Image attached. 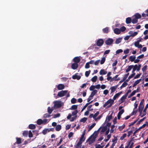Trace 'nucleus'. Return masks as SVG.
<instances>
[{"mask_svg":"<svg viewBox=\"0 0 148 148\" xmlns=\"http://www.w3.org/2000/svg\"><path fill=\"white\" fill-rule=\"evenodd\" d=\"M76 101V100L75 98H73L71 100V103L73 104L75 103Z\"/></svg>","mask_w":148,"mask_h":148,"instance_id":"603ef678","label":"nucleus"},{"mask_svg":"<svg viewBox=\"0 0 148 148\" xmlns=\"http://www.w3.org/2000/svg\"><path fill=\"white\" fill-rule=\"evenodd\" d=\"M64 86L62 84H59L57 86V88L59 90H61L64 88Z\"/></svg>","mask_w":148,"mask_h":148,"instance_id":"1a4fd4ad","label":"nucleus"},{"mask_svg":"<svg viewBox=\"0 0 148 148\" xmlns=\"http://www.w3.org/2000/svg\"><path fill=\"white\" fill-rule=\"evenodd\" d=\"M126 28L124 26H123L121 27L120 29V31H121L122 32L126 30Z\"/></svg>","mask_w":148,"mask_h":148,"instance_id":"4d7b16f0","label":"nucleus"},{"mask_svg":"<svg viewBox=\"0 0 148 148\" xmlns=\"http://www.w3.org/2000/svg\"><path fill=\"white\" fill-rule=\"evenodd\" d=\"M136 56H131L129 57V60L131 62L134 61L136 59Z\"/></svg>","mask_w":148,"mask_h":148,"instance_id":"aec40b11","label":"nucleus"},{"mask_svg":"<svg viewBox=\"0 0 148 148\" xmlns=\"http://www.w3.org/2000/svg\"><path fill=\"white\" fill-rule=\"evenodd\" d=\"M147 65L144 66L142 68V71L143 72H145L146 71L147 69Z\"/></svg>","mask_w":148,"mask_h":148,"instance_id":"13d9d810","label":"nucleus"},{"mask_svg":"<svg viewBox=\"0 0 148 148\" xmlns=\"http://www.w3.org/2000/svg\"><path fill=\"white\" fill-rule=\"evenodd\" d=\"M87 118L86 117H84L83 118H82L80 120V121L81 122H82L83 123L85 122L87 120Z\"/></svg>","mask_w":148,"mask_h":148,"instance_id":"ea45409f","label":"nucleus"},{"mask_svg":"<svg viewBox=\"0 0 148 148\" xmlns=\"http://www.w3.org/2000/svg\"><path fill=\"white\" fill-rule=\"evenodd\" d=\"M61 126L60 125H57L55 128L56 130L57 131H59L61 129Z\"/></svg>","mask_w":148,"mask_h":148,"instance_id":"4be33fe9","label":"nucleus"},{"mask_svg":"<svg viewBox=\"0 0 148 148\" xmlns=\"http://www.w3.org/2000/svg\"><path fill=\"white\" fill-rule=\"evenodd\" d=\"M97 79V76H95L92 78L91 79V80L92 82H95L96 81Z\"/></svg>","mask_w":148,"mask_h":148,"instance_id":"cd10ccee","label":"nucleus"},{"mask_svg":"<svg viewBox=\"0 0 148 148\" xmlns=\"http://www.w3.org/2000/svg\"><path fill=\"white\" fill-rule=\"evenodd\" d=\"M28 134V132L27 131H25L23 132V135L24 136H27Z\"/></svg>","mask_w":148,"mask_h":148,"instance_id":"37998d69","label":"nucleus"},{"mask_svg":"<svg viewBox=\"0 0 148 148\" xmlns=\"http://www.w3.org/2000/svg\"><path fill=\"white\" fill-rule=\"evenodd\" d=\"M133 65H131L128 66L126 70V72L127 73L130 71L133 67Z\"/></svg>","mask_w":148,"mask_h":148,"instance_id":"393cba45","label":"nucleus"},{"mask_svg":"<svg viewBox=\"0 0 148 148\" xmlns=\"http://www.w3.org/2000/svg\"><path fill=\"white\" fill-rule=\"evenodd\" d=\"M126 97H125V96L123 95L119 101H121V103H122L124 102V100L126 99Z\"/></svg>","mask_w":148,"mask_h":148,"instance_id":"2f4dec72","label":"nucleus"},{"mask_svg":"<svg viewBox=\"0 0 148 148\" xmlns=\"http://www.w3.org/2000/svg\"><path fill=\"white\" fill-rule=\"evenodd\" d=\"M104 43V41L103 39H99L97 40L96 44L97 46L101 47L103 45Z\"/></svg>","mask_w":148,"mask_h":148,"instance_id":"f03ea898","label":"nucleus"},{"mask_svg":"<svg viewBox=\"0 0 148 148\" xmlns=\"http://www.w3.org/2000/svg\"><path fill=\"white\" fill-rule=\"evenodd\" d=\"M95 123H93L90 126H88V131H90L95 126Z\"/></svg>","mask_w":148,"mask_h":148,"instance_id":"c756f323","label":"nucleus"},{"mask_svg":"<svg viewBox=\"0 0 148 148\" xmlns=\"http://www.w3.org/2000/svg\"><path fill=\"white\" fill-rule=\"evenodd\" d=\"M53 110L50 108V107H48L47 108V112L49 114L51 113Z\"/></svg>","mask_w":148,"mask_h":148,"instance_id":"473e14b6","label":"nucleus"},{"mask_svg":"<svg viewBox=\"0 0 148 148\" xmlns=\"http://www.w3.org/2000/svg\"><path fill=\"white\" fill-rule=\"evenodd\" d=\"M85 138L83 136H81L80 139L79 141H81L82 142L84 141L85 140Z\"/></svg>","mask_w":148,"mask_h":148,"instance_id":"09e8293b","label":"nucleus"},{"mask_svg":"<svg viewBox=\"0 0 148 148\" xmlns=\"http://www.w3.org/2000/svg\"><path fill=\"white\" fill-rule=\"evenodd\" d=\"M73 135V133L72 132H71L69 133L68 136V137H69V138H70L72 137Z\"/></svg>","mask_w":148,"mask_h":148,"instance_id":"0e129e2a","label":"nucleus"},{"mask_svg":"<svg viewBox=\"0 0 148 148\" xmlns=\"http://www.w3.org/2000/svg\"><path fill=\"white\" fill-rule=\"evenodd\" d=\"M47 132H48V129H45L42 131V133L44 135L46 134Z\"/></svg>","mask_w":148,"mask_h":148,"instance_id":"4c0bfd02","label":"nucleus"},{"mask_svg":"<svg viewBox=\"0 0 148 148\" xmlns=\"http://www.w3.org/2000/svg\"><path fill=\"white\" fill-rule=\"evenodd\" d=\"M117 87V85H116L114 86L111 87L110 88V89L111 90V93H112L114 92L116 90Z\"/></svg>","mask_w":148,"mask_h":148,"instance_id":"4468645a","label":"nucleus"},{"mask_svg":"<svg viewBox=\"0 0 148 148\" xmlns=\"http://www.w3.org/2000/svg\"><path fill=\"white\" fill-rule=\"evenodd\" d=\"M16 143L17 144H19L21 143V138H16Z\"/></svg>","mask_w":148,"mask_h":148,"instance_id":"72a5a7b5","label":"nucleus"},{"mask_svg":"<svg viewBox=\"0 0 148 148\" xmlns=\"http://www.w3.org/2000/svg\"><path fill=\"white\" fill-rule=\"evenodd\" d=\"M90 71H91L90 70H89L88 71H86L85 73V75L86 77H88V76L90 73Z\"/></svg>","mask_w":148,"mask_h":148,"instance_id":"a19ab883","label":"nucleus"},{"mask_svg":"<svg viewBox=\"0 0 148 148\" xmlns=\"http://www.w3.org/2000/svg\"><path fill=\"white\" fill-rule=\"evenodd\" d=\"M97 90H94L92 92L89 98L87 99L88 102H89L90 100L93 97L97 92Z\"/></svg>","mask_w":148,"mask_h":148,"instance_id":"20e7f679","label":"nucleus"},{"mask_svg":"<svg viewBox=\"0 0 148 148\" xmlns=\"http://www.w3.org/2000/svg\"><path fill=\"white\" fill-rule=\"evenodd\" d=\"M95 88V86L94 85H92L89 88V90L90 91H93L94 90V89Z\"/></svg>","mask_w":148,"mask_h":148,"instance_id":"49530a36","label":"nucleus"},{"mask_svg":"<svg viewBox=\"0 0 148 148\" xmlns=\"http://www.w3.org/2000/svg\"><path fill=\"white\" fill-rule=\"evenodd\" d=\"M126 23L127 24L131 23L132 22V19L130 17H127L126 19Z\"/></svg>","mask_w":148,"mask_h":148,"instance_id":"6ab92c4d","label":"nucleus"},{"mask_svg":"<svg viewBox=\"0 0 148 148\" xmlns=\"http://www.w3.org/2000/svg\"><path fill=\"white\" fill-rule=\"evenodd\" d=\"M129 73H127V74L125 75L124 76L123 78V81H124L127 79V77H128V76L129 75Z\"/></svg>","mask_w":148,"mask_h":148,"instance_id":"6e6d98bb","label":"nucleus"},{"mask_svg":"<svg viewBox=\"0 0 148 148\" xmlns=\"http://www.w3.org/2000/svg\"><path fill=\"white\" fill-rule=\"evenodd\" d=\"M99 112H97L93 116V119L95 120L96 118V117L99 114Z\"/></svg>","mask_w":148,"mask_h":148,"instance_id":"8fccbe9b","label":"nucleus"},{"mask_svg":"<svg viewBox=\"0 0 148 148\" xmlns=\"http://www.w3.org/2000/svg\"><path fill=\"white\" fill-rule=\"evenodd\" d=\"M114 33L116 34H119L121 33L120 29L118 28H115L114 29Z\"/></svg>","mask_w":148,"mask_h":148,"instance_id":"2eb2a0df","label":"nucleus"},{"mask_svg":"<svg viewBox=\"0 0 148 148\" xmlns=\"http://www.w3.org/2000/svg\"><path fill=\"white\" fill-rule=\"evenodd\" d=\"M118 76V75H116L115 77H113L112 79V80H110V82L112 81H118L120 79V78L119 77H118V78L116 79L117 77Z\"/></svg>","mask_w":148,"mask_h":148,"instance_id":"a211bd4d","label":"nucleus"},{"mask_svg":"<svg viewBox=\"0 0 148 148\" xmlns=\"http://www.w3.org/2000/svg\"><path fill=\"white\" fill-rule=\"evenodd\" d=\"M67 92V90H62L59 92L57 94V96L58 97H62L64 96Z\"/></svg>","mask_w":148,"mask_h":148,"instance_id":"7ed1b4c3","label":"nucleus"},{"mask_svg":"<svg viewBox=\"0 0 148 148\" xmlns=\"http://www.w3.org/2000/svg\"><path fill=\"white\" fill-rule=\"evenodd\" d=\"M107 130V127L106 126H105L102 127L101 130L100 132L101 134H102L103 132H105Z\"/></svg>","mask_w":148,"mask_h":148,"instance_id":"a878e982","label":"nucleus"},{"mask_svg":"<svg viewBox=\"0 0 148 148\" xmlns=\"http://www.w3.org/2000/svg\"><path fill=\"white\" fill-rule=\"evenodd\" d=\"M80 59L78 57H75L73 59V61L75 63L77 64L79 63L80 61Z\"/></svg>","mask_w":148,"mask_h":148,"instance_id":"6e6552de","label":"nucleus"},{"mask_svg":"<svg viewBox=\"0 0 148 148\" xmlns=\"http://www.w3.org/2000/svg\"><path fill=\"white\" fill-rule=\"evenodd\" d=\"M114 127H115V126H114V125H113L111 126V130H110V133H112L114 132Z\"/></svg>","mask_w":148,"mask_h":148,"instance_id":"79ce46f5","label":"nucleus"},{"mask_svg":"<svg viewBox=\"0 0 148 148\" xmlns=\"http://www.w3.org/2000/svg\"><path fill=\"white\" fill-rule=\"evenodd\" d=\"M78 66L77 64L74 63L72 64L71 67L73 69H76L78 67Z\"/></svg>","mask_w":148,"mask_h":148,"instance_id":"9b49d317","label":"nucleus"},{"mask_svg":"<svg viewBox=\"0 0 148 148\" xmlns=\"http://www.w3.org/2000/svg\"><path fill=\"white\" fill-rule=\"evenodd\" d=\"M36 123L38 125H40L42 124V120L41 119H38L36 121Z\"/></svg>","mask_w":148,"mask_h":148,"instance_id":"7c9ffc66","label":"nucleus"},{"mask_svg":"<svg viewBox=\"0 0 148 148\" xmlns=\"http://www.w3.org/2000/svg\"><path fill=\"white\" fill-rule=\"evenodd\" d=\"M104 145L101 146L100 144H96L95 145L96 148H103Z\"/></svg>","mask_w":148,"mask_h":148,"instance_id":"c03bdc74","label":"nucleus"},{"mask_svg":"<svg viewBox=\"0 0 148 148\" xmlns=\"http://www.w3.org/2000/svg\"><path fill=\"white\" fill-rule=\"evenodd\" d=\"M108 103L110 104L108 107V108H109L112 105V104L114 102V100L112 99H110L108 100Z\"/></svg>","mask_w":148,"mask_h":148,"instance_id":"f8f14e48","label":"nucleus"},{"mask_svg":"<svg viewBox=\"0 0 148 148\" xmlns=\"http://www.w3.org/2000/svg\"><path fill=\"white\" fill-rule=\"evenodd\" d=\"M89 63V62H87L86 63L85 67L86 69H88L90 67Z\"/></svg>","mask_w":148,"mask_h":148,"instance_id":"680f3d73","label":"nucleus"},{"mask_svg":"<svg viewBox=\"0 0 148 148\" xmlns=\"http://www.w3.org/2000/svg\"><path fill=\"white\" fill-rule=\"evenodd\" d=\"M123 51L121 49H119L117 50L116 51V54H119L120 53L122 52Z\"/></svg>","mask_w":148,"mask_h":148,"instance_id":"69168bd1","label":"nucleus"},{"mask_svg":"<svg viewBox=\"0 0 148 148\" xmlns=\"http://www.w3.org/2000/svg\"><path fill=\"white\" fill-rule=\"evenodd\" d=\"M138 33L137 32H135L131 34V36L132 37H134Z\"/></svg>","mask_w":148,"mask_h":148,"instance_id":"338daca9","label":"nucleus"},{"mask_svg":"<svg viewBox=\"0 0 148 148\" xmlns=\"http://www.w3.org/2000/svg\"><path fill=\"white\" fill-rule=\"evenodd\" d=\"M105 60H106V58L105 57H103L102 58H101V60L100 64H103L105 62Z\"/></svg>","mask_w":148,"mask_h":148,"instance_id":"e433bc0d","label":"nucleus"},{"mask_svg":"<svg viewBox=\"0 0 148 148\" xmlns=\"http://www.w3.org/2000/svg\"><path fill=\"white\" fill-rule=\"evenodd\" d=\"M28 136L29 138H31L33 137V134L31 130H29V131Z\"/></svg>","mask_w":148,"mask_h":148,"instance_id":"bf43d9fd","label":"nucleus"},{"mask_svg":"<svg viewBox=\"0 0 148 148\" xmlns=\"http://www.w3.org/2000/svg\"><path fill=\"white\" fill-rule=\"evenodd\" d=\"M113 42V40L112 38H108L105 41V43L107 45H111Z\"/></svg>","mask_w":148,"mask_h":148,"instance_id":"39448f33","label":"nucleus"},{"mask_svg":"<svg viewBox=\"0 0 148 148\" xmlns=\"http://www.w3.org/2000/svg\"><path fill=\"white\" fill-rule=\"evenodd\" d=\"M77 108V105H73L70 108L71 110H76Z\"/></svg>","mask_w":148,"mask_h":148,"instance_id":"bb28decb","label":"nucleus"},{"mask_svg":"<svg viewBox=\"0 0 148 148\" xmlns=\"http://www.w3.org/2000/svg\"><path fill=\"white\" fill-rule=\"evenodd\" d=\"M122 93V91H120L117 93L114 96L113 99L115 100Z\"/></svg>","mask_w":148,"mask_h":148,"instance_id":"ddd939ff","label":"nucleus"},{"mask_svg":"<svg viewBox=\"0 0 148 148\" xmlns=\"http://www.w3.org/2000/svg\"><path fill=\"white\" fill-rule=\"evenodd\" d=\"M29 128L30 129H34L36 128L35 125L33 124H30L29 125Z\"/></svg>","mask_w":148,"mask_h":148,"instance_id":"b1692460","label":"nucleus"},{"mask_svg":"<svg viewBox=\"0 0 148 148\" xmlns=\"http://www.w3.org/2000/svg\"><path fill=\"white\" fill-rule=\"evenodd\" d=\"M141 74V73H140L137 74L134 77V79L138 78L140 76Z\"/></svg>","mask_w":148,"mask_h":148,"instance_id":"5fc2aeb1","label":"nucleus"},{"mask_svg":"<svg viewBox=\"0 0 148 148\" xmlns=\"http://www.w3.org/2000/svg\"><path fill=\"white\" fill-rule=\"evenodd\" d=\"M51 116V115L49 113H46L44 114L43 117L44 118H49Z\"/></svg>","mask_w":148,"mask_h":148,"instance_id":"58836bf2","label":"nucleus"},{"mask_svg":"<svg viewBox=\"0 0 148 148\" xmlns=\"http://www.w3.org/2000/svg\"><path fill=\"white\" fill-rule=\"evenodd\" d=\"M132 22L133 24L136 23L138 22V19L135 18L132 20Z\"/></svg>","mask_w":148,"mask_h":148,"instance_id":"c9c22d12","label":"nucleus"},{"mask_svg":"<svg viewBox=\"0 0 148 148\" xmlns=\"http://www.w3.org/2000/svg\"><path fill=\"white\" fill-rule=\"evenodd\" d=\"M145 119V117H143L142 119H140L137 123V125L139 124L141 122H142Z\"/></svg>","mask_w":148,"mask_h":148,"instance_id":"a18cd8bd","label":"nucleus"},{"mask_svg":"<svg viewBox=\"0 0 148 148\" xmlns=\"http://www.w3.org/2000/svg\"><path fill=\"white\" fill-rule=\"evenodd\" d=\"M144 107V105H139V107H138V112H140L142 111Z\"/></svg>","mask_w":148,"mask_h":148,"instance_id":"f704fd0d","label":"nucleus"},{"mask_svg":"<svg viewBox=\"0 0 148 148\" xmlns=\"http://www.w3.org/2000/svg\"><path fill=\"white\" fill-rule=\"evenodd\" d=\"M97 135V132L95 135L92 134L87 140L86 142L89 141V145H90L94 143L95 141Z\"/></svg>","mask_w":148,"mask_h":148,"instance_id":"f257e3e1","label":"nucleus"},{"mask_svg":"<svg viewBox=\"0 0 148 148\" xmlns=\"http://www.w3.org/2000/svg\"><path fill=\"white\" fill-rule=\"evenodd\" d=\"M134 16H135V18L137 19L138 20V19L140 18L141 17V15L138 13L135 14Z\"/></svg>","mask_w":148,"mask_h":148,"instance_id":"5701e85b","label":"nucleus"},{"mask_svg":"<svg viewBox=\"0 0 148 148\" xmlns=\"http://www.w3.org/2000/svg\"><path fill=\"white\" fill-rule=\"evenodd\" d=\"M77 74H78V73H77L73 75L72 76V78L74 79H77L78 80L80 79L81 77L80 75H78Z\"/></svg>","mask_w":148,"mask_h":148,"instance_id":"0eeeda50","label":"nucleus"},{"mask_svg":"<svg viewBox=\"0 0 148 148\" xmlns=\"http://www.w3.org/2000/svg\"><path fill=\"white\" fill-rule=\"evenodd\" d=\"M107 73V71H105L104 69H101L99 72V74L100 75H105Z\"/></svg>","mask_w":148,"mask_h":148,"instance_id":"412c9836","label":"nucleus"},{"mask_svg":"<svg viewBox=\"0 0 148 148\" xmlns=\"http://www.w3.org/2000/svg\"><path fill=\"white\" fill-rule=\"evenodd\" d=\"M122 38H119L116 39L115 42V43L116 44H118L121 42Z\"/></svg>","mask_w":148,"mask_h":148,"instance_id":"c85d7f7f","label":"nucleus"},{"mask_svg":"<svg viewBox=\"0 0 148 148\" xmlns=\"http://www.w3.org/2000/svg\"><path fill=\"white\" fill-rule=\"evenodd\" d=\"M127 134H123V136L121 137L120 139L122 140H123L126 136Z\"/></svg>","mask_w":148,"mask_h":148,"instance_id":"de8ad7c7","label":"nucleus"},{"mask_svg":"<svg viewBox=\"0 0 148 148\" xmlns=\"http://www.w3.org/2000/svg\"><path fill=\"white\" fill-rule=\"evenodd\" d=\"M109 28L108 27H106L102 29L103 33L107 34L109 32Z\"/></svg>","mask_w":148,"mask_h":148,"instance_id":"dca6fc26","label":"nucleus"},{"mask_svg":"<svg viewBox=\"0 0 148 148\" xmlns=\"http://www.w3.org/2000/svg\"><path fill=\"white\" fill-rule=\"evenodd\" d=\"M88 83L86 82V83H84V84H83L81 86V88H84V87H86V85L87 84H88Z\"/></svg>","mask_w":148,"mask_h":148,"instance_id":"e2e57ef3","label":"nucleus"},{"mask_svg":"<svg viewBox=\"0 0 148 148\" xmlns=\"http://www.w3.org/2000/svg\"><path fill=\"white\" fill-rule=\"evenodd\" d=\"M148 107V103L146 105L144 110L143 111V114L142 116H141V117H142L145 116L146 114V110L147 108Z\"/></svg>","mask_w":148,"mask_h":148,"instance_id":"9d476101","label":"nucleus"},{"mask_svg":"<svg viewBox=\"0 0 148 148\" xmlns=\"http://www.w3.org/2000/svg\"><path fill=\"white\" fill-rule=\"evenodd\" d=\"M54 107L56 108H59L62 106V105L60 101H56L54 102Z\"/></svg>","mask_w":148,"mask_h":148,"instance_id":"423d86ee","label":"nucleus"},{"mask_svg":"<svg viewBox=\"0 0 148 148\" xmlns=\"http://www.w3.org/2000/svg\"><path fill=\"white\" fill-rule=\"evenodd\" d=\"M47 120L46 119H44L43 120H42V124L44 125H45L47 123Z\"/></svg>","mask_w":148,"mask_h":148,"instance_id":"052dcab7","label":"nucleus"},{"mask_svg":"<svg viewBox=\"0 0 148 148\" xmlns=\"http://www.w3.org/2000/svg\"><path fill=\"white\" fill-rule=\"evenodd\" d=\"M60 116V113H58L56 114H54L53 118H54L59 117Z\"/></svg>","mask_w":148,"mask_h":148,"instance_id":"774afa93","label":"nucleus"},{"mask_svg":"<svg viewBox=\"0 0 148 148\" xmlns=\"http://www.w3.org/2000/svg\"><path fill=\"white\" fill-rule=\"evenodd\" d=\"M78 111L77 110H75L72 113V114L73 116H75L77 113Z\"/></svg>","mask_w":148,"mask_h":148,"instance_id":"864d4df0","label":"nucleus"},{"mask_svg":"<svg viewBox=\"0 0 148 148\" xmlns=\"http://www.w3.org/2000/svg\"><path fill=\"white\" fill-rule=\"evenodd\" d=\"M113 113V112H112L111 114H110L109 116H107L106 117V121L107 120H108V121H109L112 118V115Z\"/></svg>","mask_w":148,"mask_h":148,"instance_id":"f3484780","label":"nucleus"},{"mask_svg":"<svg viewBox=\"0 0 148 148\" xmlns=\"http://www.w3.org/2000/svg\"><path fill=\"white\" fill-rule=\"evenodd\" d=\"M131 138V140H130V142H129L128 143H127V145L125 147V148H128L129 145H130V142L131 141H132V140L133 139L134 137Z\"/></svg>","mask_w":148,"mask_h":148,"instance_id":"3c124183","label":"nucleus"}]
</instances>
